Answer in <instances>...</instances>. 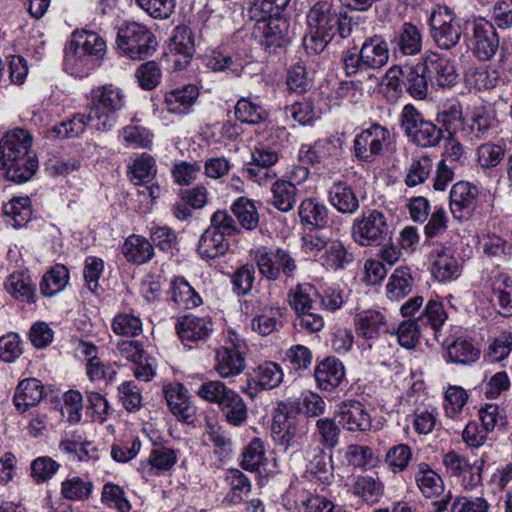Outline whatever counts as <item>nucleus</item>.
Returning a JSON list of instances; mask_svg holds the SVG:
<instances>
[{"mask_svg": "<svg viewBox=\"0 0 512 512\" xmlns=\"http://www.w3.org/2000/svg\"><path fill=\"white\" fill-rule=\"evenodd\" d=\"M308 35L304 38L306 49L321 52L338 33L342 38L350 35V19L332 0L317 1L308 11Z\"/></svg>", "mask_w": 512, "mask_h": 512, "instance_id": "1", "label": "nucleus"}, {"mask_svg": "<svg viewBox=\"0 0 512 512\" xmlns=\"http://www.w3.org/2000/svg\"><path fill=\"white\" fill-rule=\"evenodd\" d=\"M32 137L24 129L8 132L0 141V169L6 179L23 183L32 178L38 168V159L31 150Z\"/></svg>", "mask_w": 512, "mask_h": 512, "instance_id": "2", "label": "nucleus"}, {"mask_svg": "<svg viewBox=\"0 0 512 512\" xmlns=\"http://www.w3.org/2000/svg\"><path fill=\"white\" fill-rule=\"evenodd\" d=\"M117 47L133 60H142L156 50L157 42L152 32L138 22H127L118 28Z\"/></svg>", "mask_w": 512, "mask_h": 512, "instance_id": "3", "label": "nucleus"}, {"mask_svg": "<svg viewBox=\"0 0 512 512\" xmlns=\"http://www.w3.org/2000/svg\"><path fill=\"white\" fill-rule=\"evenodd\" d=\"M124 95L112 85L98 87L92 91V100L87 114L91 126L105 130L109 126V117L123 106Z\"/></svg>", "mask_w": 512, "mask_h": 512, "instance_id": "4", "label": "nucleus"}, {"mask_svg": "<svg viewBox=\"0 0 512 512\" xmlns=\"http://www.w3.org/2000/svg\"><path fill=\"white\" fill-rule=\"evenodd\" d=\"M401 126L408 138L421 147H435L442 139V130L431 121L425 120L410 104L402 110Z\"/></svg>", "mask_w": 512, "mask_h": 512, "instance_id": "5", "label": "nucleus"}, {"mask_svg": "<svg viewBox=\"0 0 512 512\" xmlns=\"http://www.w3.org/2000/svg\"><path fill=\"white\" fill-rule=\"evenodd\" d=\"M429 20L430 34L438 48L450 50L459 43L462 35L461 24L447 6H437Z\"/></svg>", "mask_w": 512, "mask_h": 512, "instance_id": "6", "label": "nucleus"}, {"mask_svg": "<svg viewBox=\"0 0 512 512\" xmlns=\"http://www.w3.org/2000/svg\"><path fill=\"white\" fill-rule=\"evenodd\" d=\"M389 226L386 216L378 210H371L356 219L352 226V238L360 246H378L386 238Z\"/></svg>", "mask_w": 512, "mask_h": 512, "instance_id": "7", "label": "nucleus"}, {"mask_svg": "<svg viewBox=\"0 0 512 512\" xmlns=\"http://www.w3.org/2000/svg\"><path fill=\"white\" fill-rule=\"evenodd\" d=\"M390 143L389 130L374 124L356 137L354 141L355 155L360 160L372 162Z\"/></svg>", "mask_w": 512, "mask_h": 512, "instance_id": "8", "label": "nucleus"}, {"mask_svg": "<svg viewBox=\"0 0 512 512\" xmlns=\"http://www.w3.org/2000/svg\"><path fill=\"white\" fill-rule=\"evenodd\" d=\"M422 70L441 88L456 84L457 73L452 61L436 52L428 51L422 58Z\"/></svg>", "mask_w": 512, "mask_h": 512, "instance_id": "9", "label": "nucleus"}, {"mask_svg": "<svg viewBox=\"0 0 512 512\" xmlns=\"http://www.w3.org/2000/svg\"><path fill=\"white\" fill-rule=\"evenodd\" d=\"M499 47V37L494 25L483 19H477L473 23L472 49L480 60H489L494 56Z\"/></svg>", "mask_w": 512, "mask_h": 512, "instance_id": "10", "label": "nucleus"}, {"mask_svg": "<svg viewBox=\"0 0 512 512\" xmlns=\"http://www.w3.org/2000/svg\"><path fill=\"white\" fill-rule=\"evenodd\" d=\"M478 189L468 182H458L450 192V209L454 218L468 220L478 203Z\"/></svg>", "mask_w": 512, "mask_h": 512, "instance_id": "11", "label": "nucleus"}, {"mask_svg": "<svg viewBox=\"0 0 512 512\" xmlns=\"http://www.w3.org/2000/svg\"><path fill=\"white\" fill-rule=\"evenodd\" d=\"M443 465L448 474L461 478V484L466 490L473 489L481 481L480 469L455 451H449L443 456Z\"/></svg>", "mask_w": 512, "mask_h": 512, "instance_id": "12", "label": "nucleus"}, {"mask_svg": "<svg viewBox=\"0 0 512 512\" xmlns=\"http://www.w3.org/2000/svg\"><path fill=\"white\" fill-rule=\"evenodd\" d=\"M215 371L221 378L235 377L245 369V358L239 350V344L233 347L223 346L216 350Z\"/></svg>", "mask_w": 512, "mask_h": 512, "instance_id": "13", "label": "nucleus"}, {"mask_svg": "<svg viewBox=\"0 0 512 512\" xmlns=\"http://www.w3.org/2000/svg\"><path fill=\"white\" fill-rule=\"evenodd\" d=\"M194 39L192 31L185 26H178L170 44V52L174 57V65L178 70L185 68L194 54Z\"/></svg>", "mask_w": 512, "mask_h": 512, "instance_id": "14", "label": "nucleus"}, {"mask_svg": "<svg viewBox=\"0 0 512 512\" xmlns=\"http://www.w3.org/2000/svg\"><path fill=\"white\" fill-rule=\"evenodd\" d=\"M254 18L257 21L256 29L262 33L266 47H281L285 44L288 33V22L285 19L279 15Z\"/></svg>", "mask_w": 512, "mask_h": 512, "instance_id": "15", "label": "nucleus"}, {"mask_svg": "<svg viewBox=\"0 0 512 512\" xmlns=\"http://www.w3.org/2000/svg\"><path fill=\"white\" fill-rule=\"evenodd\" d=\"M165 397L172 413L180 420L190 423L195 416V409L190 404L187 391L179 384L165 387Z\"/></svg>", "mask_w": 512, "mask_h": 512, "instance_id": "16", "label": "nucleus"}, {"mask_svg": "<svg viewBox=\"0 0 512 512\" xmlns=\"http://www.w3.org/2000/svg\"><path fill=\"white\" fill-rule=\"evenodd\" d=\"M340 423L349 431H366L371 427V418L358 401L344 402L339 410Z\"/></svg>", "mask_w": 512, "mask_h": 512, "instance_id": "17", "label": "nucleus"}, {"mask_svg": "<svg viewBox=\"0 0 512 512\" xmlns=\"http://www.w3.org/2000/svg\"><path fill=\"white\" fill-rule=\"evenodd\" d=\"M176 329L183 342H194L205 339L209 335L212 331V323L207 317L186 315L178 320Z\"/></svg>", "mask_w": 512, "mask_h": 512, "instance_id": "18", "label": "nucleus"}, {"mask_svg": "<svg viewBox=\"0 0 512 512\" xmlns=\"http://www.w3.org/2000/svg\"><path fill=\"white\" fill-rule=\"evenodd\" d=\"M315 378L320 389L332 391L345 377L343 364L335 358H326L315 369Z\"/></svg>", "mask_w": 512, "mask_h": 512, "instance_id": "19", "label": "nucleus"}, {"mask_svg": "<svg viewBox=\"0 0 512 512\" xmlns=\"http://www.w3.org/2000/svg\"><path fill=\"white\" fill-rule=\"evenodd\" d=\"M362 61L367 70L380 69L387 64L389 52L386 42L379 36L367 39L361 49Z\"/></svg>", "mask_w": 512, "mask_h": 512, "instance_id": "20", "label": "nucleus"}, {"mask_svg": "<svg viewBox=\"0 0 512 512\" xmlns=\"http://www.w3.org/2000/svg\"><path fill=\"white\" fill-rule=\"evenodd\" d=\"M431 272L440 282L457 278L461 273V262L451 251L442 248L436 253L432 263Z\"/></svg>", "mask_w": 512, "mask_h": 512, "instance_id": "21", "label": "nucleus"}, {"mask_svg": "<svg viewBox=\"0 0 512 512\" xmlns=\"http://www.w3.org/2000/svg\"><path fill=\"white\" fill-rule=\"evenodd\" d=\"M43 398V386L35 378L22 380L14 395V404L18 411L25 412L29 407L37 405Z\"/></svg>", "mask_w": 512, "mask_h": 512, "instance_id": "22", "label": "nucleus"}, {"mask_svg": "<svg viewBox=\"0 0 512 512\" xmlns=\"http://www.w3.org/2000/svg\"><path fill=\"white\" fill-rule=\"evenodd\" d=\"M71 48L78 58L100 56L105 52L104 40L95 32L83 31L73 35Z\"/></svg>", "mask_w": 512, "mask_h": 512, "instance_id": "23", "label": "nucleus"}, {"mask_svg": "<svg viewBox=\"0 0 512 512\" xmlns=\"http://www.w3.org/2000/svg\"><path fill=\"white\" fill-rule=\"evenodd\" d=\"M319 297L320 295L313 285L303 283L290 290L289 303L297 314L306 310H317L316 304Z\"/></svg>", "mask_w": 512, "mask_h": 512, "instance_id": "24", "label": "nucleus"}, {"mask_svg": "<svg viewBox=\"0 0 512 512\" xmlns=\"http://www.w3.org/2000/svg\"><path fill=\"white\" fill-rule=\"evenodd\" d=\"M228 250V243L218 230L208 228L202 234L199 244L198 253L202 258L214 259L223 255Z\"/></svg>", "mask_w": 512, "mask_h": 512, "instance_id": "25", "label": "nucleus"}, {"mask_svg": "<svg viewBox=\"0 0 512 512\" xmlns=\"http://www.w3.org/2000/svg\"><path fill=\"white\" fill-rule=\"evenodd\" d=\"M198 89L194 85H185L165 94L164 103L173 113H183L195 102Z\"/></svg>", "mask_w": 512, "mask_h": 512, "instance_id": "26", "label": "nucleus"}, {"mask_svg": "<svg viewBox=\"0 0 512 512\" xmlns=\"http://www.w3.org/2000/svg\"><path fill=\"white\" fill-rule=\"evenodd\" d=\"M493 296L491 301L500 308L503 316L512 315V280L506 275L500 274L492 283Z\"/></svg>", "mask_w": 512, "mask_h": 512, "instance_id": "27", "label": "nucleus"}, {"mask_svg": "<svg viewBox=\"0 0 512 512\" xmlns=\"http://www.w3.org/2000/svg\"><path fill=\"white\" fill-rule=\"evenodd\" d=\"M171 299L182 309L195 308L202 302L198 293L182 277H176L171 282Z\"/></svg>", "mask_w": 512, "mask_h": 512, "instance_id": "28", "label": "nucleus"}, {"mask_svg": "<svg viewBox=\"0 0 512 512\" xmlns=\"http://www.w3.org/2000/svg\"><path fill=\"white\" fill-rule=\"evenodd\" d=\"M399 51L404 55L413 56L420 53L422 49V34L419 28L405 22L395 39Z\"/></svg>", "mask_w": 512, "mask_h": 512, "instance_id": "29", "label": "nucleus"}, {"mask_svg": "<svg viewBox=\"0 0 512 512\" xmlns=\"http://www.w3.org/2000/svg\"><path fill=\"white\" fill-rule=\"evenodd\" d=\"M467 85L476 90H488L494 88L500 81V73L496 68L480 66L469 69L465 74Z\"/></svg>", "mask_w": 512, "mask_h": 512, "instance_id": "30", "label": "nucleus"}, {"mask_svg": "<svg viewBox=\"0 0 512 512\" xmlns=\"http://www.w3.org/2000/svg\"><path fill=\"white\" fill-rule=\"evenodd\" d=\"M123 254L128 261L142 264L153 256V247L146 238L132 235L126 239L123 245Z\"/></svg>", "mask_w": 512, "mask_h": 512, "instance_id": "31", "label": "nucleus"}, {"mask_svg": "<svg viewBox=\"0 0 512 512\" xmlns=\"http://www.w3.org/2000/svg\"><path fill=\"white\" fill-rule=\"evenodd\" d=\"M219 408L227 422L232 425H240L247 418V406L242 397L234 390H231L220 402Z\"/></svg>", "mask_w": 512, "mask_h": 512, "instance_id": "32", "label": "nucleus"}, {"mask_svg": "<svg viewBox=\"0 0 512 512\" xmlns=\"http://www.w3.org/2000/svg\"><path fill=\"white\" fill-rule=\"evenodd\" d=\"M480 349L471 341L458 338L447 347L448 360L452 363L468 365L480 357Z\"/></svg>", "mask_w": 512, "mask_h": 512, "instance_id": "33", "label": "nucleus"}, {"mask_svg": "<svg viewBox=\"0 0 512 512\" xmlns=\"http://www.w3.org/2000/svg\"><path fill=\"white\" fill-rule=\"evenodd\" d=\"M417 485L425 497H434L443 491L441 477L426 463L418 465V472L415 475Z\"/></svg>", "mask_w": 512, "mask_h": 512, "instance_id": "34", "label": "nucleus"}, {"mask_svg": "<svg viewBox=\"0 0 512 512\" xmlns=\"http://www.w3.org/2000/svg\"><path fill=\"white\" fill-rule=\"evenodd\" d=\"M384 325V316L375 310L359 312L355 317L356 332L366 339L375 337Z\"/></svg>", "mask_w": 512, "mask_h": 512, "instance_id": "35", "label": "nucleus"}, {"mask_svg": "<svg viewBox=\"0 0 512 512\" xmlns=\"http://www.w3.org/2000/svg\"><path fill=\"white\" fill-rule=\"evenodd\" d=\"M272 205L282 212L290 211L296 202V186L290 181L277 180L272 188Z\"/></svg>", "mask_w": 512, "mask_h": 512, "instance_id": "36", "label": "nucleus"}, {"mask_svg": "<svg viewBox=\"0 0 512 512\" xmlns=\"http://www.w3.org/2000/svg\"><path fill=\"white\" fill-rule=\"evenodd\" d=\"M413 278L410 268L406 266L398 267L394 270L386 286L390 298L399 299L408 295L412 291Z\"/></svg>", "mask_w": 512, "mask_h": 512, "instance_id": "37", "label": "nucleus"}, {"mask_svg": "<svg viewBox=\"0 0 512 512\" xmlns=\"http://www.w3.org/2000/svg\"><path fill=\"white\" fill-rule=\"evenodd\" d=\"M331 204L342 213H353L359 207V201L353 190L347 185L336 183L330 191Z\"/></svg>", "mask_w": 512, "mask_h": 512, "instance_id": "38", "label": "nucleus"}, {"mask_svg": "<svg viewBox=\"0 0 512 512\" xmlns=\"http://www.w3.org/2000/svg\"><path fill=\"white\" fill-rule=\"evenodd\" d=\"M299 217L303 225L322 226L327 221V209L313 198L305 199L299 207Z\"/></svg>", "mask_w": 512, "mask_h": 512, "instance_id": "39", "label": "nucleus"}, {"mask_svg": "<svg viewBox=\"0 0 512 512\" xmlns=\"http://www.w3.org/2000/svg\"><path fill=\"white\" fill-rule=\"evenodd\" d=\"M422 70V64L415 67H405V82L409 94L415 99H425L428 92V83Z\"/></svg>", "mask_w": 512, "mask_h": 512, "instance_id": "40", "label": "nucleus"}, {"mask_svg": "<svg viewBox=\"0 0 512 512\" xmlns=\"http://www.w3.org/2000/svg\"><path fill=\"white\" fill-rule=\"evenodd\" d=\"M68 279V269L64 265H56L44 274L40 290L45 296H52L66 286Z\"/></svg>", "mask_w": 512, "mask_h": 512, "instance_id": "41", "label": "nucleus"}, {"mask_svg": "<svg viewBox=\"0 0 512 512\" xmlns=\"http://www.w3.org/2000/svg\"><path fill=\"white\" fill-rule=\"evenodd\" d=\"M3 212L5 216L12 219L14 227L24 226L32 215L30 199L14 198L4 205Z\"/></svg>", "mask_w": 512, "mask_h": 512, "instance_id": "42", "label": "nucleus"}, {"mask_svg": "<svg viewBox=\"0 0 512 512\" xmlns=\"http://www.w3.org/2000/svg\"><path fill=\"white\" fill-rule=\"evenodd\" d=\"M91 123L88 121L87 115L77 114L67 122H62L59 125L51 128L47 133L51 138H73L81 135L86 127V124Z\"/></svg>", "mask_w": 512, "mask_h": 512, "instance_id": "43", "label": "nucleus"}, {"mask_svg": "<svg viewBox=\"0 0 512 512\" xmlns=\"http://www.w3.org/2000/svg\"><path fill=\"white\" fill-rule=\"evenodd\" d=\"M437 121L445 127L450 135L457 131L466 133L465 119L463 117L462 106L460 104H452L438 113Z\"/></svg>", "mask_w": 512, "mask_h": 512, "instance_id": "44", "label": "nucleus"}, {"mask_svg": "<svg viewBox=\"0 0 512 512\" xmlns=\"http://www.w3.org/2000/svg\"><path fill=\"white\" fill-rule=\"evenodd\" d=\"M131 173V181L135 185L146 183L149 179L153 178L156 173L154 159L146 153L136 158L132 165L129 167Z\"/></svg>", "mask_w": 512, "mask_h": 512, "instance_id": "45", "label": "nucleus"}, {"mask_svg": "<svg viewBox=\"0 0 512 512\" xmlns=\"http://www.w3.org/2000/svg\"><path fill=\"white\" fill-rule=\"evenodd\" d=\"M265 460V448L260 438H254L242 453L241 467L247 471H257Z\"/></svg>", "mask_w": 512, "mask_h": 512, "instance_id": "46", "label": "nucleus"}, {"mask_svg": "<svg viewBox=\"0 0 512 512\" xmlns=\"http://www.w3.org/2000/svg\"><path fill=\"white\" fill-rule=\"evenodd\" d=\"M352 259L340 241H332L326 247L325 253L322 256V264L327 268L337 270L345 266Z\"/></svg>", "mask_w": 512, "mask_h": 512, "instance_id": "47", "label": "nucleus"}, {"mask_svg": "<svg viewBox=\"0 0 512 512\" xmlns=\"http://www.w3.org/2000/svg\"><path fill=\"white\" fill-rule=\"evenodd\" d=\"M505 147L493 142L481 144L477 149V162L484 169L496 167L505 156Z\"/></svg>", "mask_w": 512, "mask_h": 512, "instance_id": "48", "label": "nucleus"}, {"mask_svg": "<svg viewBox=\"0 0 512 512\" xmlns=\"http://www.w3.org/2000/svg\"><path fill=\"white\" fill-rule=\"evenodd\" d=\"M232 212L239 223L247 230L255 229L258 225V213L254 204L246 199L239 198L232 206Z\"/></svg>", "mask_w": 512, "mask_h": 512, "instance_id": "49", "label": "nucleus"}, {"mask_svg": "<svg viewBox=\"0 0 512 512\" xmlns=\"http://www.w3.org/2000/svg\"><path fill=\"white\" fill-rule=\"evenodd\" d=\"M471 122L466 128V134H474L477 138L484 136L497 125L495 115L485 108L476 109Z\"/></svg>", "mask_w": 512, "mask_h": 512, "instance_id": "50", "label": "nucleus"}, {"mask_svg": "<svg viewBox=\"0 0 512 512\" xmlns=\"http://www.w3.org/2000/svg\"><path fill=\"white\" fill-rule=\"evenodd\" d=\"M231 390L220 380H209L200 385L196 394L204 401L219 406Z\"/></svg>", "mask_w": 512, "mask_h": 512, "instance_id": "51", "label": "nucleus"}, {"mask_svg": "<svg viewBox=\"0 0 512 512\" xmlns=\"http://www.w3.org/2000/svg\"><path fill=\"white\" fill-rule=\"evenodd\" d=\"M92 491L91 482L84 481L79 477L65 480L61 485V493L68 500H87Z\"/></svg>", "mask_w": 512, "mask_h": 512, "instance_id": "52", "label": "nucleus"}, {"mask_svg": "<svg viewBox=\"0 0 512 512\" xmlns=\"http://www.w3.org/2000/svg\"><path fill=\"white\" fill-rule=\"evenodd\" d=\"M236 117L245 123L256 124L266 119V111L248 99H240L235 106Z\"/></svg>", "mask_w": 512, "mask_h": 512, "instance_id": "53", "label": "nucleus"}, {"mask_svg": "<svg viewBox=\"0 0 512 512\" xmlns=\"http://www.w3.org/2000/svg\"><path fill=\"white\" fill-rule=\"evenodd\" d=\"M354 493L366 501L376 502L383 494V484L372 477L360 476L354 484Z\"/></svg>", "mask_w": 512, "mask_h": 512, "instance_id": "54", "label": "nucleus"}, {"mask_svg": "<svg viewBox=\"0 0 512 512\" xmlns=\"http://www.w3.org/2000/svg\"><path fill=\"white\" fill-rule=\"evenodd\" d=\"M256 378L261 387L272 389L282 382L283 372L278 364L265 362L256 369Z\"/></svg>", "mask_w": 512, "mask_h": 512, "instance_id": "55", "label": "nucleus"}, {"mask_svg": "<svg viewBox=\"0 0 512 512\" xmlns=\"http://www.w3.org/2000/svg\"><path fill=\"white\" fill-rule=\"evenodd\" d=\"M7 289L15 298L21 301H33L34 292L30 280L21 273L10 275Z\"/></svg>", "mask_w": 512, "mask_h": 512, "instance_id": "56", "label": "nucleus"}, {"mask_svg": "<svg viewBox=\"0 0 512 512\" xmlns=\"http://www.w3.org/2000/svg\"><path fill=\"white\" fill-rule=\"evenodd\" d=\"M447 319V314L443 304L439 301L431 300L425 307L424 312L418 318L422 325H429L432 329L438 330Z\"/></svg>", "mask_w": 512, "mask_h": 512, "instance_id": "57", "label": "nucleus"}, {"mask_svg": "<svg viewBox=\"0 0 512 512\" xmlns=\"http://www.w3.org/2000/svg\"><path fill=\"white\" fill-rule=\"evenodd\" d=\"M60 465L50 457L42 456L31 463V476L37 483H43L52 478Z\"/></svg>", "mask_w": 512, "mask_h": 512, "instance_id": "58", "label": "nucleus"}, {"mask_svg": "<svg viewBox=\"0 0 512 512\" xmlns=\"http://www.w3.org/2000/svg\"><path fill=\"white\" fill-rule=\"evenodd\" d=\"M468 400L467 392L459 386L448 387L445 393V412L453 418L458 415Z\"/></svg>", "mask_w": 512, "mask_h": 512, "instance_id": "59", "label": "nucleus"}, {"mask_svg": "<svg viewBox=\"0 0 512 512\" xmlns=\"http://www.w3.org/2000/svg\"><path fill=\"white\" fill-rule=\"evenodd\" d=\"M432 169V161L424 156L414 160L406 176V184L410 187L423 183L429 176Z\"/></svg>", "mask_w": 512, "mask_h": 512, "instance_id": "60", "label": "nucleus"}, {"mask_svg": "<svg viewBox=\"0 0 512 512\" xmlns=\"http://www.w3.org/2000/svg\"><path fill=\"white\" fill-rule=\"evenodd\" d=\"M285 407H278L275 411L272 423V430L275 433L285 431L281 437V443L289 445L290 442L296 435V427L294 423L289 420V417L285 411Z\"/></svg>", "mask_w": 512, "mask_h": 512, "instance_id": "61", "label": "nucleus"}, {"mask_svg": "<svg viewBox=\"0 0 512 512\" xmlns=\"http://www.w3.org/2000/svg\"><path fill=\"white\" fill-rule=\"evenodd\" d=\"M136 78L143 89L151 90L158 85L161 71L156 62L149 61L139 66L136 71Z\"/></svg>", "mask_w": 512, "mask_h": 512, "instance_id": "62", "label": "nucleus"}, {"mask_svg": "<svg viewBox=\"0 0 512 512\" xmlns=\"http://www.w3.org/2000/svg\"><path fill=\"white\" fill-rule=\"evenodd\" d=\"M113 331L122 336H136L142 331L141 320L130 314H121L114 318Z\"/></svg>", "mask_w": 512, "mask_h": 512, "instance_id": "63", "label": "nucleus"}, {"mask_svg": "<svg viewBox=\"0 0 512 512\" xmlns=\"http://www.w3.org/2000/svg\"><path fill=\"white\" fill-rule=\"evenodd\" d=\"M102 501L109 507L117 509L119 512H129L130 504L124 497V491L117 485L106 484L102 492Z\"/></svg>", "mask_w": 512, "mask_h": 512, "instance_id": "64", "label": "nucleus"}]
</instances>
